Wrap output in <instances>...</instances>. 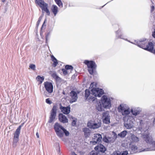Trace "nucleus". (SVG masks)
<instances>
[{
	"label": "nucleus",
	"mask_w": 155,
	"mask_h": 155,
	"mask_svg": "<svg viewBox=\"0 0 155 155\" xmlns=\"http://www.w3.org/2000/svg\"><path fill=\"white\" fill-rule=\"evenodd\" d=\"M153 53L154 54H155V49L154 50H153Z\"/></svg>",
	"instance_id": "3c124183"
},
{
	"label": "nucleus",
	"mask_w": 155,
	"mask_h": 155,
	"mask_svg": "<svg viewBox=\"0 0 155 155\" xmlns=\"http://www.w3.org/2000/svg\"><path fill=\"white\" fill-rule=\"evenodd\" d=\"M36 135L37 136V137H38V138H39V134L37 132L36 134Z\"/></svg>",
	"instance_id": "49530a36"
},
{
	"label": "nucleus",
	"mask_w": 155,
	"mask_h": 155,
	"mask_svg": "<svg viewBox=\"0 0 155 155\" xmlns=\"http://www.w3.org/2000/svg\"><path fill=\"white\" fill-rule=\"evenodd\" d=\"M46 102L48 104H51L52 103L51 101L50 100V98H48L46 99Z\"/></svg>",
	"instance_id": "72a5a7b5"
},
{
	"label": "nucleus",
	"mask_w": 155,
	"mask_h": 155,
	"mask_svg": "<svg viewBox=\"0 0 155 155\" xmlns=\"http://www.w3.org/2000/svg\"><path fill=\"white\" fill-rule=\"evenodd\" d=\"M153 125H155V117L154 118L153 121Z\"/></svg>",
	"instance_id": "a18cd8bd"
},
{
	"label": "nucleus",
	"mask_w": 155,
	"mask_h": 155,
	"mask_svg": "<svg viewBox=\"0 0 155 155\" xmlns=\"http://www.w3.org/2000/svg\"><path fill=\"white\" fill-rule=\"evenodd\" d=\"M69 117L70 118V119H71V120H74V118H75L74 117L70 115H69Z\"/></svg>",
	"instance_id": "ea45409f"
},
{
	"label": "nucleus",
	"mask_w": 155,
	"mask_h": 155,
	"mask_svg": "<svg viewBox=\"0 0 155 155\" xmlns=\"http://www.w3.org/2000/svg\"><path fill=\"white\" fill-rule=\"evenodd\" d=\"M131 110L130 109H126L123 112H122V115L126 116L130 113Z\"/></svg>",
	"instance_id": "5701e85b"
},
{
	"label": "nucleus",
	"mask_w": 155,
	"mask_h": 155,
	"mask_svg": "<svg viewBox=\"0 0 155 155\" xmlns=\"http://www.w3.org/2000/svg\"><path fill=\"white\" fill-rule=\"evenodd\" d=\"M48 38H49V34H48L46 35V43L47 42V40L48 39Z\"/></svg>",
	"instance_id": "58836bf2"
},
{
	"label": "nucleus",
	"mask_w": 155,
	"mask_h": 155,
	"mask_svg": "<svg viewBox=\"0 0 155 155\" xmlns=\"http://www.w3.org/2000/svg\"><path fill=\"white\" fill-rule=\"evenodd\" d=\"M131 111L133 114L134 115H137L139 113V111L135 109H132Z\"/></svg>",
	"instance_id": "cd10ccee"
},
{
	"label": "nucleus",
	"mask_w": 155,
	"mask_h": 155,
	"mask_svg": "<svg viewBox=\"0 0 155 155\" xmlns=\"http://www.w3.org/2000/svg\"><path fill=\"white\" fill-rule=\"evenodd\" d=\"M63 94H65V92L63 91Z\"/></svg>",
	"instance_id": "603ef678"
},
{
	"label": "nucleus",
	"mask_w": 155,
	"mask_h": 155,
	"mask_svg": "<svg viewBox=\"0 0 155 155\" xmlns=\"http://www.w3.org/2000/svg\"><path fill=\"white\" fill-rule=\"evenodd\" d=\"M90 94V92L89 90L86 89L85 91V97L86 99L89 97Z\"/></svg>",
	"instance_id": "7c9ffc66"
},
{
	"label": "nucleus",
	"mask_w": 155,
	"mask_h": 155,
	"mask_svg": "<svg viewBox=\"0 0 155 155\" xmlns=\"http://www.w3.org/2000/svg\"><path fill=\"white\" fill-rule=\"evenodd\" d=\"M154 7L153 6H151V12H152L154 10Z\"/></svg>",
	"instance_id": "79ce46f5"
},
{
	"label": "nucleus",
	"mask_w": 155,
	"mask_h": 155,
	"mask_svg": "<svg viewBox=\"0 0 155 155\" xmlns=\"http://www.w3.org/2000/svg\"><path fill=\"white\" fill-rule=\"evenodd\" d=\"M46 93V92H44V94L45 95H46V94H45V93Z\"/></svg>",
	"instance_id": "864d4df0"
},
{
	"label": "nucleus",
	"mask_w": 155,
	"mask_h": 155,
	"mask_svg": "<svg viewBox=\"0 0 155 155\" xmlns=\"http://www.w3.org/2000/svg\"><path fill=\"white\" fill-rule=\"evenodd\" d=\"M129 138L132 141L135 142H137L139 140V138L137 137L135 135L132 134H130V136Z\"/></svg>",
	"instance_id": "6ab92c4d"
},
{
	"label": "nucleus",
	"mask_w": 155,
	"mask_h": 155,
	"mask_svg": "<svg viewBox=\"0 0 155 155\" xmlns=\"http://www.w3.org/2000/svg\"><path fill=\"white\" fill-rule=\"evenodd\" d=\"M94 84L95 83L94 82L91 83L90 84V88H93L91 90L92 94L95 97H100L104 93V91L101 89L94 88Z\"/></svg>",
	"instance_id": "39448f33"
},
{
	"label": "nucleus",
	"mask_w": 155,
	"mask_h": 155,
	"mask_svg": "<svg viewBox=\"0 0 155 155\" xmlns=\"http://www.w3.org/2000/svg\"><path fill=\"white\" fill-rule=\"evenodd\" d=\"M57 107L54 106L51 113V115L48 122L51 123L54 120L55 117L56 115Z\"/></svg>",
	"instance_id": "9b49d317"
},
{
	"label": "nucleus",
	"mask_w": 155,
	"mask_h": 155,
	"mask_svg": "<svg viewBox=\"0 0 155 155\" xmlns=\"http://www.w3.org/2000/svg\"><path fill=\"white\" fill-rule=\"evenodd\" d=\"M56 4L59 6L63 7V4L61 0H54Z\"/></svg>",
	"instance_id": "c85d7f7f"
},
{
	"label": "nucleus",
	"mask_w": 155,
	"mask_h": 155,
	"mask_svg": "<svg viewBox=\"0 0 155 155\" xmlns=\"http://www.w3.org/2000/svg\"><path fill=\"white\" fill-rule=\"evenodd\" d=\"M54 128L56 134L60 138L63 137L64 133L66 136H68L69 135V132L58 123H55Z\"/></svg>",
	"instance_id": "f03ea898"
},
{
	"label": "nucleus",
	"mask_w": 155,
	"mask_h": 155,
	"mask_svg": "<svg viewBox=\"0 0 155 155\" xmlns=\"http://www.w3.org/2000/svg\"><path fill=\"white\" fill-rule=\"evenodd\" d=\"M64 74V75H66L68 73H70L69 71H68V70L66 69H63L62 70Z\"/></svg>",
	"instance_id": "2f4dec72"
},
{
	"label": "nucleus",
	"mask_w": 155,
	"mask_h": 155,
	"mask_svg": "<svg viewBox=\"0 0 155 155\" xmlns=\"http://www.w3.org/2000/svg\"><path fill=\"white\" fill-rule=\"evenodd\" d=\"M101 120L97 119L94 120H91L87 123V126L91 129H95L101 127Z\"/></svg>",
	"instance_id": "20e7f679"
},
{
	"label": "nucleus",
	"mask_w": 155,
	"mask_h": 155,
	"mask_svg": "<svg viewBox=\"0 0 155 155\" xmlns=\"http://www.w3.org/2000/svg\"><path fill=\"white\" fill-rule=\"evenodd\" d=\"M101 104L100 103H98L96 105V109L98 111H101L102 110L103 108Z\"/></svg>",
	"instance_id": "a878e982"
},
{
	"label": "nucleus",
	"mask_w": 155,
	"mask_h": 155,
	"mask_svg": "<svg viewBox=\"0 0 155 155\" xmlns=\"http://www.w3.org/2000/svg\"><path fill=\"white\" fill-rule=\"evenodd\" d=\"M87 130L88 129L87 128H85L83 129V131L85 132V131H87Z\"/></svg>",
	"instance_id": "de8ad7c7"
},
{
	"label": "nucleus",
	"mask_w": 155,
	"mask_h": 155,
	"mask_svg": "<svg viewBox=\"0 0 155 155\" xmlns=\"http://www.w3.org/2000/svg\"><path fill=\"white\" fill-rule=\"evenodd\" d=\"M71 155H77L74 152H72L71 153Z\"/></svg>",
	"instance_id": "c03bdc74"
},
{
	"label": "nucleus",
	"mask_w": 155,
	"mask_h": 155,
	"mask_svg": "<svg viewBox=\"0 0 155 155\" xmlns=\"http://www.w3.org/2000/svg\"><path fill=\"white\" fill-rule=\"evenodd\" d=\"M65 68L68 70L71 73V70L73 69V67L71 66L67 65L65 67Z\"/></svg>",
	"instance_id": "bb28decb"
},
{
	"label": "nucleus",
	"mask_w": 155,
	"mask_h": 155,
	"mask_svg": "<svg viewBox=\"0 0 155 155\" xmlns=\"http://www.w3.org/2000/svg\"><path fill=\"white\" fill-rule=\"evenodd\" d=\"M51 9L54 15L55 16L58 11V7L56 5H53L52 6Z\"/></svg>",
	"instance_id": "aec40b11"
},
{
	"label": "nucleus",
	"mask_w": 155,
	"mask_h": 155,
	"mask_svg": "<svg viewBox=\"0 0 155 155\" xmlns=\"http://www.w3.org/2000/svg\"><path fill=\"white\" fill-rule=\"evenodd\" d=\"M102 118L104 123L108 124L110 123V116L107 113L105 112L103 113Z\"/></svg>",
	"instance_id": "4468645a"
},
{
	"label": "nucleus",
	"mask_w": 155,
	"mask_h": 155,
	"mask_svg": "<svg viewBox=\"0 0 155 155\" xmlns=\"http://www.w3.org/2000/svg\"><path fill=\"white\" fill-rule=\"evenodd\" d=\"M142 135V138L143 140L147 143L151 145L152 147L145 149H140V148H138L136 145H133L130 148L131 154H133L135 153H139L143 151L155 150V140L154 141L151 136L150 135L148 131V130L145 131L144 133Z\"/></svg>",
	"instance_id": "f257e3e1"
},
{
	"label": "nucleus",
	"mask_w": 155,
	"mask_h": 155,
	"mask_svg": "<svg viewBox=\"0 0 155 155\" xmlns=\"http://www.w3.org/2000/svg\"><path fill=\"white\" fill-rule=\"evenodd\" d=\"M84 63L87 65L90 74H92L93 73V70L96 67L95 63L93 61H89L87 60H85Z\"/></svg>",
	"instance_id": "6e6552de"
},
{
	"label": "nucleus",
	"mask_w": 155,
	"mask_h": 155,
	"mask_svg": "<svg viewBox=\"0 0 155 155\" xmlns=\"http://www.w3.org/2000/svg\"><path fill=\"white\" fill-rule=\"evenodd\" d=\"M146 43L144 41H140L137 42L136 44L139 47L145 50H148L151 52H153L154 45L151 42L149 43L148 45H145Z\"/></svg>",
	"instance_id": "7ed1b4c3"
},
{
	"label": "nucleus",
	"mask_w": 155,
	"mask_h": 155,
	"mask_svg": "<svg viewBox=\"0 0 155 155\" xmlns=\"http://www.w3.org/2000/svg\"><path fill=\"white\" fill-rule=\"evenodd\" d=\"M44 85L46 90L49 93L51 94L53 92V86L51 83L46 81L44 83Z\"/></svg>",
	"instance_id": "9d476101"
},
{
	"label": "nucleus",
	"mask_w": 155,
	"mask_h": 155,
	"mask_svg": "<svg viewBox=\"0 0 155 155\" xmlns=\"http://www.w3.org/2000/svg\"><path fill=\"white\" fill-rule=\"evenodd\" d=\"M118 109L119 111L122 113V112H123L126 109L125 105L122 104H121L119 107Z\"/></svg>",
	"instance_id": "4be33fe9"
},
{
	"label": "nucleus",
	"mask_w": 155,
	"mask_h": 155,
	"mask_svg": "<svg viewBox=\"0 0 155 155\" xmlns=\"http://www.w3.org/2000/svg\"><path fill=\"white\" fill-rule=\"evenodd\" d=\"M152 36L153 38H155V29L154 30V31L153 32Z\"/></svg>",
	"instance_id": "a19ab883"
},
{
	"label": "nucleus",
	"mask_w": 155,
	"mask_h": 155,
	"mask_svg": "<svg viewBox=\"0 0 155 155\" xmlns=\"http://www.w3.org/2000/svg\"><path fill=\"white\" fill-rule=\"evenodd\" d=\"M127 119V117H124V120H125L126 119Z\"/></svg>",
	"instance_id": "8fccbe9b"
},
{
	"label": "nucleus",
	"mask_w": 155,
	"mask_h": 155,
	"mask_svg": "<svg viewBox=\"0 0 155 155\" xmlns=\"http://www.w3.org/2000/svg\"><path fill=\"white\" fill-rule=\"evenodd\" d=\"M70 96L71 97L70 103H72L76 102L78 99L77 93L74 91H72L70 93Z\"/></svg>",
	"instance_id": "ddd939ff"
},
{
	"label": "nucleus",
	"mask_w": 155,
	"mask_h": 155,
	"mask_svg": "<svg viewBox=\"0 0 155 155\" xmlns=\"http://www.w3.org/2000/svg\"><path fill=\"white\" fill-rule=\"evenodd\" d=\"M72 125L73 126L75 125L76 124V119L75 118H74V119L72 120Z\"/></svg>",
	"instance_id": "e433bc0d"
},
{
	"label": "nucleus",
	"mask_w": 155,
	"mask_h": 155,
	"mask_svg": "<svg viewBox=\"0 0 155 155\" xmlns=\"http://www.w3.org/2000/svg\"><path fill=\"white\" fill-rule=\"evenodd\" d=\"M35 2L41 8L42 11L45 12L48 15L50 14V12L48 9V4L42 0H35Z\"/></svg>",
	"instance_id": "423d86ee"
},
{
	"label": "nucleus",
	"mask_w": 155,
	"mask_h": 155,
	"mask_svg": "<svg viewBox=\"0 0 155 155\" xmlns=\"http://www.w3.org/2000/svg\"><path fill=\"white\" fill-rule=\"evenodd\" d=\"M111 155H120V152H114Z\"/></svg>",
	"instance_id": "c9c22d12"
},
{
	"label": "nucleus",
	"mask_w": 155,
	"mask_h": 155,
	"mask_svg": "<svg viewBox=\"0 0 155 155\" xmlns=\"http://www.w3.org/2000/svg\"><path fill=\"white\" fill-rule=\"evenodd\" d=\"M101 103L103 107L109 108L111 106L110 99L106 96H103L101 98Z\"/></svg>",
	"instance_id": "0eeeda50"
},
{
	"label": "nucleus",
	"mask_w": 155,
	"mask_h": 155,
	"mask_svg": "<svg viewBox=\"0 0 155 155\" xmlns=\"http://www.w3.org/2000/svg\"><path fill=\"white\" fill-rule=\"evenodd\" d=\"M60 109L61 112L65 114H68L70 111V107L69 106L65 107L61 106Z\"/></svg>",
	"instance_id": "a211bd4d"
},
{
	"label": "nucleus",
	"mask_w": 155,
	"mask_h": 155,
	"mask_svg": "<svg viewBox=\"0 0 155 155\" xmlns=\"http://www.w3.org/2000/svg\"><path fill=\"white\" fill-rule=\"evenodd\" d=\"M127 132L126 130H124L118 134V135L121 137H124L127 135Z\"/></svg>",
	"instance_id": "b1692460"
},
{
	"label": "nucleus",
	"mask_w": 155,
	"mask_h": 155,
	"mask_svg": "<svg viewBox=\"0 0 155 155\" xmlns=\"http://www.w3.org/2000/svg\"><path fill=\"white\" fill-rule=\"evenodd\" d=\"M5 1L6 0H2V1L3 2H5Z\"/></svg>",
	"instance_id": "09e8293b"
},
{
	"label": "nucleus",
	"mask_w": 155,
	"mask_h": 155,
	"mask_svg": "<svg viewBox=\"0 0 155 155\" xmlns=\"http://www.w3.org/2000/svg\"><path fill=\"white\" fill-rule=\"evenodd\" d=\"M29 68L31 69L32 70H35L36 68L35 65L34 64H30L29 65Z\"/></svg>",
	"instance_id": "473e14b6"
},
{
	"label": "nucleus",
	"mask_w": 155,
	"mask_h": 155,
	"mask_svg": "<svg viewBox=\"0 0 155 155\" xmlns=\"http://www.w3.org/2000/svg\"><path fill=\"white\" fill-rule=\"evenodd\" d=\"M53 77L56 79H58L60 78L59 77H58L56 74H54L52 75Z\"/></svg>",
	"instance_id": "f704fd0d"
},
{
	"label": "nucleus",
	"mask_w": 155,
	"mask_h": 155,
	"mask_svg": "<svg viewBox=\"0 0 155 155\" xmlns=\"http://www.w3.org/2000/svg\"><path fill=\"white\" fill-rule=\"evenodd\" d=\"M58 119L59 121L63 123H67L68 122V119L67 117L62 114H59Z\"/></svg>",
	"instance_id": "dca6fc26"
},
{
	"label": "nucleus",
	"mask_w": 155,
	"mask_h": 155,
	"mask_svg": "<svg viewBox=\"0 0 155 155\" xmlns=\"http://www.w3.org/2000/svg\"><path fill=\"white\" fill-rule=\"evenodd\" d=\"M103 140L104 141L106 142H107L108 141V139L107 138H104Z\"/></svg>",
	"instance_id": "37998d69"
},
{
	"label": "nucleus",
	"mask_w": 155,
	"mask_h": 155,
	"mask_svg": "<svg viewBox=\"0 0 155 155\" xmlns=\"http://www.w3.org/2000/svg\"><path fill=\"white\" fill-rule=\"evenodd\" d=\"M21 127V126H19L14 134V136L13 140V144L14 145H15L17 143L18 141Z\"/></svg>",
	"instance_id": "1a4fd4ad"
},
{
	"label": "nucleus",
	"mask_w": 155,
	"mask_h": 155,
	"mask_svg": "<svg viewBox=\"0 0 155 155\" xmlns=\"http://www.w3.org/2000/svg\"><path fill=\"white\" fill-rule=\"evenodd\" d=\"M37 81L39 82V83L41 84L44 80V77H41L39 75H38L36 78Z\"/></svg>",
	"instance_id": "412c9836"
},
{
	"label": "nucleus",
	"mask_w": 155,
	"mask_h": 155,
	"mask_svg": "<svg viewBox=\"0 0 155 155\" xmlns=\"http://www.w3.org/2000/svg\"><path fill=\"white\" fill-rule=\"evenodd\" d=\"M41 18H39L38 19V21L37 22V25H38L39 24L41 21Z\"/></svg>",
	"instance_id": "4c0bfd02"
},
{
	"label": "nucleus",
	"mask_w": 155,
	"mask_h": 155,
	"mask_svg": "<svg viewBox=\"0 0 155 155\" xmlns=\"http://www.w3.org/2000/svg\"><path fill=\"white\" fill-rule=\"evenodd\" d=\"M101 135L99 134H94L92 137V140L91 142L93 144L100 142L102 140Z\"/></svg>",
	"instance_id": "f8f14e48"
},
{
	"label": "nucleus",
	"mask_w": 155,
	"mask_h": 155,
	"mask_svg": "<svg viewBox=\"0 0 155 155\" xmlns=\"http://www.w3.org/2000/svg\"><path fill=\"white\" fill-rule=\"evenodd\" d=\"M95 150L97 152H101L104 153L106 150V149L103 145L100 144L95 147Z\"/></svg>",
	"instance_id": "f3484780"
},
{
	"label": "nucleus",
	"mask_w": 155,
	"mask_h": 155,
	"mask_svg": "<svg viewBox=\"0 0 155 155\" xmlns=\"http://www.w3.org/2000/svg\"><path fill=\"white\" fill-rule=\"evenodd\" d=\"M51 58L52 61L53 62V64L54 67H55L58 64L57 60L53 56H51Z\"/></svg>",
	"instance_id": "393cba45"
},
{
	"label": "nucleus",
	"mask_w": 155,
	"mask_h": 155,
	"mask_svg": "<svg viewBox=\"0 0 155 155\" xmlns=\"http://www.w3.org/2000/svg\"><path fill=\"white\" fill-rule=\"evenodd\" d=\"M89 155H101L100 153L97 151H92L89 154Z\"/></svg>",
	"instance_id": "c756f323"
},
{
	"label": "nucleus",
	"mask_w": 155,
	"mask_h": 155,
	"mask_svg": "<svg viewBox=\"0 0 155 155\" xmlns=\"http://www.w3.org/2000/svg\"><path fill=\"white\" fill-rule=\"evenodd\" d=\"M132 118V117H130V119H128L127 122L125 121L124 126L127 129H130L133 127V122H130V119Z\"/></svg>",
	"instance_id": "2eb2a0df"
}]
</instances>
